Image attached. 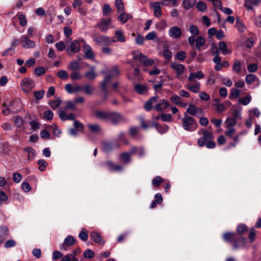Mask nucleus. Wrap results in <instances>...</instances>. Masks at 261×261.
Masks as SVG:
<instances>
[{
    "label": "nucleus",
    "instance_id": "nucleus-24",
    "mask_svg": "<svg viewBox=\"0 0 261 261\" xmlns=\"http://www.w3.org/2000/svg\"><path fill=\"white\" fill-rule=\"evenodd\" d=\"M110 111H97L95 112V116L104 121H107Z\"/></svg>",
    "mask_w": 261,
    "mask_h": 261
},
{
    "label": "nucleus",
    "instance_id": "nucleus-32",
    "mask_svg": "<svg viewBox=\"0 0 261 261\" xmlns=\"http://www.w3.org/2000/svg\"><path fill=\"white\" fill-rule=\"evenodd\" d=\"M91 70L90 71L87 72L85 73V76L88 80L93 81L95 79L96 77V74L94 72L95 71V67L91 66L90 67Z\"/></svg>",
    "mask_w": 261,
    "mask_h": 261
},
{
    "label": "nucleus",
    "instance_id": "nucleus-37",
    "mask_svg": "<svg viewBox=\"0 0 261 261\" xmlns=\"http://www.w3.org/2000/svg\"><path fill=\"white\" fill-rule=\"evenodd\" d=\"M94 90V87L90 85H86L83 87V91L88 95H91L92 94L93 91Z\"/></svg>",
    "mask_w": 261,
    "mask_h": 261
},
{
    "label": "nucleus",
    "instance_id": "nucleus-54",
    "mask_svg": "<svg viewBox=\"0 0 261 261\" xmlns=\"http://www.w3.org/2000/svg\"><path fill=\"white\" fill-rule=\"evenodd\" d=\"M68 68L73 70H76L80 68V63L76 61H73L70 63Z\"/></svg>",
    "mask_w": 261,
    "mask_h": 261
},
{
    "label": "nucleus",
    "instance_id": "nucleus-42",
    "mask_svg": "<svg viewBox=\"0 0 261 261\" xmlns=\"http://www.w3.org/2000/svg\"><path fill=\"white\" fill-rule=\"evenodd\" d=\"M236 27L241 32H244L246 29L245 25L239 19H237L236 20Z\"/></svg>",
    "mask_w": 261,
    "mask_h": 261
},
{
    "label": "nucleus",
    "instance_id": "nucleus-51",
    "mask_svg": "<svg viewBox=\"0 0 261 261\" xmlns=\"http://www.w3.org/2000/svg\"><path fill=\"white\" fill-rule=\"evenodd\" d=\"M120 158L125 162L128 163L130 162V154L127 152H123L120 155Z\"/></svg>",
    "mask_w": 261,
    "mask_h": 261
},
{
    "label": "nucleus",
    "instance_id": "nucleus-6",
    "mask_svg": "<svg viewBox=\"0 0 261 261\" xmlns=\"http://www.w3.org/2000/svg\"><path fill=\"white\" fill-rule=\"evenodd\" d=\"M20 85L22 91L27 93H30L35 87L34 81L29 77H25L22 80Z\"/></svg>",
    "mask_w": 261,
    "mask_h": 261
},
{
    "label": "nucleus",
    "instance_id": "nucleus-57",
    "mask_svg": "<svg viewBox=\"0 0 261 261\" xmlns=\"http://www.w3.org/2000/svg\"><path fill=\"white\" fill-rule=\"evenodd\" d=\"M111 80V75H107L102 82L101 83V86L103 91H106V87L108 82Z\"/></svg>",
    "mask_w": 261,
    "mask_h": 261
},
{
    "label": "nucleus",
    "instance_id": "nucleus-35",
    "mask_svg": "<svg viewBox=\"0 0 261 261\" xmlns=\"http://www.w3.org/2000/svg\"><path fill=\"white\" fill-rule=\"evenodd\" d=\"M240 93L241 90L240 89L233 88L231 90L230 93L229 95V98L231 99L237 98L239 97Z\"/></svg>",
    "mask_w": 261,
    "mask_h": 261
},
{
    "label": "nucleus",
    "instance_id": "nucleus-26",
    "mask_svg": "<svg viewBox=\"0 0 261 261\" xmlns=\"http://www.w3.org/2000/svg\"><path fill=\"white\" fill-rule=\"evenodd\" d=\"M204 77V74L201 71H198L196 73L192 72L190 73L188 80L190 82L193 81L195 79L199 80L202 79Z\"/></svg>",
    "mask_w": 261,
    "mask_h": 261
},
{
    "label": "nucleus",
    "instance_id": "nucleus-48",
    "mask_svg": "<svg viewBox=\"0 0 261 261\" xmlns=\"http://www.w3.org/2000/svg\"><path fill=\"white\" fill-rule=\"evenodd\" d=\"M226 124V128H230L233 127V126L236 124V120H232L230 119L229 117H228L225 121Z\"/></svg>",
    "mask_w": 261,
    "mask_h": 261
},
{
    "label": "nucleus",
    "instance_id": "nucleus-58",
    "mask_svg": "<svg viewBox=\"0 0 261 261\" xmlns=\"http://www.w3.org/2000/svg\"><path fill=\"white\" fill-rule=\"evenodd\" d=\"M170 99L173 103L176 105L180 103V102H181V100H182L180 96L176 95H174L171 96Z\"/></svg>",
    "mask_w": 261,
    "mask_h": 261
},
{
    "label": "nucleus",
    "instance_id": "nucleus-63",
    "mask_svg": "<svg viewBox=\"0 0 261 261\" xmlns=\"http://www.w3.org/2000/svg\"><path fill=\"white\" fill-rule=\"evenodd\" d=\"M72 80H80L82 77V74L77 71H74L70 75Z\"/></svg>",
    "mask_w": 261,
    "mask_h": 261
},
{
    "label": "nucleus",
    "instance_id": "nucleus-9",
    "mask_svg": "<svg viewBox=\"0 0 261 261\" xmlns=\"http://www.w3.org/2000/svg\"><path fill=\"white\" fill-rule=\"evenodd\" d=\"M94 41L98 45H109L112 42H115V40H111L108 36L105 35L95 36L93 37Z\"/></svg>",
    "mask_w": 261,
    "mask_h": 261
},
{
    "label": "nucleus",
    "instance_id": "nucleus-5",
    "mask_svg": "<svg viewBox=\"0 0 261 261\" xmlns=\"http://www.w3.org/2000/svg\"><path fill=\"white\" fill-rule=\"evenodd\" d=\"M81 42L85 43V41L83 39L73 41L71 43L70 46L66 49L67 54L70 56H72L74 54L79 52L81 49Z\"/></svg>",
    "mask_w": 261,
    "mask_h": 261
},
{
    "label": "nucleus",
    "instance_id": "nucleus-23",
    "mask_svg": "<svg viewBox=\"0 0 261 261\" xmlns=\"http://www.w3.org/2000/svg\"><path fill=\"white\" fill-rule=\"evenodd\" d=\"M218 47L223 55H227L231 53V50L228 49L226 43L224 41L220 42L218 44Z\"/></svg>",
    "mask_w": 261,
    "mask_h": 261
},
{
    "label": "nucleus",
    "instance_id": "nucleus-8",
    "mask_svg": "<svg viewBox=\"0 0 261 261\" xmlns=\"http://www.w3.org/2000/svg\"><path fill=\"white\" fill-rule=\"evenodd\" d=\"M170 67L175 73L176 78H180L186 70L184 65L175 62L171 63Z\"/></svg>",
    "mask_w": 261,
    "mask_h": 261
},
{
    "label": "nucleus",
    "instance_id": "nucleus-47",
    "mask_svg": "<svg viewBox=\"0 0 261 261\" xmlns=\"http://www.w3.org/2000/svg\"><path fill=\"white\" fill-rule=\"evenodd\" d=\"M49 127L53 129V134L54 135L57 136L58 137H60V135L61 132V130L58 129L56 124H53L51 125H49Z\"/></svg>",
    "mask_w": 261,
    "mask_h": 261
},
{
    "label": "nucleus",
    "instance_id": "nucleus-46",
    "mask_svg": "<svg viewBox=\"0 0 261 261\" xmlns=\"http://www.w3.org/2000/svg\"><path fill=\"white\" fill-rule=\"evenodd\" d=\"M196 8L199 11L203 12L206 10L207 6L205 3L199 1L196 4Z\"/></svg>",
    "mask_w": 261,
    "mask_h": 261
},
{
    "label": "nucleus",
    "instance_id": "nucleus-38",
    "mask_svg": "<svg viewBox=\"0 0 261 261\" xmlns=\"http://www.w3.org/2000/svg\"><path fill=\"white\" fill-rule=\"evenodd\" d=\"M120 14L118 17V19L122 23H125L127 20L128 19V14H126L123 12H120Z\"/></svg>",
    "mask_w": 261,
    "mask_h": 261
},
{
    "label": "nucleus",
    "instance_id": "nucleus-4",
    "mask_svg": "<svg viewBox=\"0 0 261 261\" xmlns=\"http://www.w3.org/2000/svg\"><path fill=\"white\" fill-rule=\"evenodd\" d=\"M227 130L225 132V135L228 138L232 139L233 142L230 144V146L236 147L239 142L240 137L247 134V131H242L239 132L236 135L234 136L236 132V130L233 127L226 128Z\"/></svg>",
    "mask_w": 261,
    "mask_h": 261
},
{
    "label": "nucleus",
    "instance_id": "nucleus-49",
    "mask_svg": "<svg viewBox=\"0 0 261 261\" xmlns=\"http://www.w3.org/2000/svg\"><path fill=\"white\" fill-rule=\"evenodd\" d=\"M186 57L187 54L185 51H178L175 55L176 58L179 61L184 60Z\"/></svg>",
    "mask_w": 261,
    "mask_h": 261
},
{
    "label": "nucleus",
    "instance_id": "nucleus-28",
    "mask_svg": "<svg viewBox=\"0 0 261 261\" xmlns=\"http://www.w3.org/2000/svg\"><path fill=\"white\" fill-rule=\"evenodd\" d=\"M196 0H183L182 5L185 10H189L196 4Z\"/></svg>",
    "mask_w": 261,
    "mask_h": 261
},
{
    "label": "nucleus",
    "instance_id": "nucleus-10",
    "mask_svg": "<svg viewBox=\"0 0 261 261\" xmlns=\"http://www.w3.org/2000/svg\"><path fill=\"white\" fill-rule=\"evenodd\" d=\"M125 121L126 120L124 118L123 116L120 113L110 111L107 121H110L113 124L116 125L118 123Z\"/></svg>",
    "mask_w": 261,
    "mask_h": 261
},
{
    "label": "nucleus",
    "instance_id": "nucleus-27",
    "mask_svg": "<svg viewBox=\"0 0 261 261\" xmlns=\"http://www.w3.org/2000/svg\"><path fill=\"white\" fill-rule=\"evenodd\" d=\"M200 84L199 82H196L194 84H187L186 87L188 90L194 93H198L200 91Z\"/></svg>",
    "mask_w": 261,
    "mask_h": 261
},
{
    "label": "nucleus",
    "instance_id": "nucleus-18",
    "mask_svg": "<svg viewBox=\"0 0 261 261\" xmlns=\"http://www.w3.org/2000/svg\"><path fill=\"white\" fill-rule=\"evenodd\" d=\"M187 113L191 115L196 116L198 114H201L202 113V110L194 105L190 104L187 109Z\"/></svg>",
    "mask_w": 261,
    "mask_h": 261
},
{
    "label": "nucleus",
    "instance_id": "nucleus-25",
    "mask_svg": "<svg viewBox=\"0 0 261 261\" xmlns=\"http://www.w3.org/2000/svg\"><path fill=\"white\" fill-rule=\"evenodd\" d=\"M245 81L248 85H250L254 82H257V86H259L260 84V81L256 75L253 74H249L246 75Z\"/></svg>",
    "mask_w": 261,
    "mask_h": 261
},
{
    "label": "nucleus",
    "instance_id": "nucleus-13",
    "mask_svg": "<svg viewBox=\"0 0 261 261\" xmlns=\"http://www.w3.org/2000/svg\"><path fill=\"white\" fill-rule=\"evenodd\" d=\"M75 243V240L72 236H68L64 239V242L60 246V249L62 251H67L69 247L73 245Z\"/></svg>",
    "mask_w": 261,
    "mask_h": 261
},
{
    "label": "nucleus",
    "instance_id": "nucleus-7",
    "mask_svg": "<svg viewBox=\"0 0 261 261\" xmlns=\"http://www.w3.org/2000/svg\"><path fill=\"white\" fill-rule=\"evenodd\" d=\"M202 137L199 138L198 140V144L199 146L202 147L211 140H214L213 133L206 130L202 131Z\"/></svg>",
    "mask_w": 261,
    "mask_h": 261
},
{
    "label": "nucleus",
    "instance_id": "nucleus-44",
    "mask_svg": "<svg viewBox=\"0 0 261 261\" xmlns=\"http://www.w3.org/2000/svg\"><path fill=\"white\" fill-rule=\"evenodd\" d=\"M33 94L36 99L40 100L43 97L44 95L45 90H41L39 91H36L33 92Z\"/></svg>",
    "mask_w": 261,
    "mask_h": 261
},
{
    "label": "nucleus",
    "instance_id": "nucleus-56",
    "mask_svg": "<svg viewBox=\"0 0 261 261\" xmlns=\"http://www.w3.org/2000/svg\"><path fill=\"white\" fill-rule=\"evenodd\" d=\"M55 46H56L57 49L59 51H62L64 50V49H65V48H66L65 44L62 41H60L56 43L55 44Z\"/></svg>",
    "mask_w": 261,
    "mask_h": 261
},
{
    "label": "nucleus",
    "instance_id": "nucleus-55",
    "mask_svg": "<svg viewBox=\"0 0 261 261\" xmlns=\"http://www.w3.org/2000/svg\"><path fill=\"white\" fill-rule=\"evenodd\" d=\"M161 119L164 122H170L172 120V117L170 114H162Z\"/></svg>",
    "mask_w": 261,
    "mask_h": 261
},
{
    "label": "nucleus",
    "instance_id": "nucleus-1",
    "mask_svg": "<svg viewBox=\"0 0 261 261\" xmlns=\"http://www.w3.org/2000/svg\"><path fill=\"white\" fill-rule=\"evenodd\" d=\"M222 238L225 242L230 243L234 250H237L240 248L245 247L246 243L245 238L233 232H225L223 234Z\"/></svg>",
    "mask_w": 261,
    "mask_h": 261
},
{
    "label": "nucleus",
    "instance_id": "nucleus-15",
    "mask_svg": "<svg viewBox=\"0 0 261 261\" xmlns=\"http://www.w3.org/2000/svg\"><path fill=\"white\" fill-rule=\"evenodd\" d=\"M103 165L111 171L120 172L123 170V167L121 166L116 165L111 161L106 162Z\"/></svg>",
    "mask_w": 261,
    "mask_h": 261
},
{
    "label": "nucleus",
    "instance_id": "nucleus-3",
    "mask_svg": "<svg viewBox=\"0 0 261 261\" xmlns=\"http://www.w3.org/2000/svg\"><path fill=\"white\" fill-rule=\"evenodd\" d=\"M182 126L184 128L190 132L195 130L198 127V124L194 118L185 113L182 118Z\"/></svg>",
    "mask_w": 261,
    "mask_h": 261
},
{
    "label": "nucleus",
    "instance_id": "nucleus-45",
    "mask_svg": "<svg viewBox=\"0 0 261 261\" xmlns=\"http://www.w3.org/2000/svg\"><path fill=\"white\" fill-rule=\"evenodd\" d=\"M66 106L65 109L66 110H71L73 111L76 110V107L74 103L71 101H67L65 102Z\"/></svg>",
    "mask_w": 261,
    "mask_h": 261
},
{
    "label": "nucleus",
    "instance_id": "nucleus-22",
    "mask_svg": "<svg viewBox=\"0 0 261 261\" xmlns=\"http://www.w3.org/2000/svg\"><path fill=\"white\" fill-rule=\"evenodd\" d=\"M8 235V227L6 226L0 227V245L7 239Z\"/></svg>",
    "mask_w": 261,
    "mask_h": 261
},
{
    "label": "nucleus",
    "instance_id": "nucleus-50",
    "mask_svg": "<svg viewBox=\"0 0 261 261\" xmlns=\"http://www.w3.org/2000/svg\"><path fill=\"white\" fill-rule=\"evenodd\" d=\"M112 11V9L108 4H105L102 8V14L103 16H108Z\"/></svg>",
    "mask_w": 261,
    "mask_h": 261
},
{
    "label": "nucleus",
    "instance_id": "nucleus-34",
    "mask_svg": "<svg viewBox=\"0 0 261 261\" xmlns=\"http://www.w3.org/2000/svg\"><path fill=\"white\" fill-rule=\"evenodd\" d=\"M205 43V39L203 37H198L195 40V46L197 49H199Z\"/></svg>",
    "mask_w": 261,
    "mask_h": 261
},
{
    "label": "nucleus",
    "instance_id": "nucleus-53",
    "mask_svg": "<svg viewBox=\"0 0 261 261\" xmlns=\"http://www.w3.org/2000/svg\"><path fill=\"white\" fill-rule=\"evenodd\" d=\"M45 72V69L44 67L39 66L35 68V74L39 76L43 75Z\"/></svg>",
    "mask_w": 261,
    "mask_h": 261
},
{
    "label": "nucleus",
    "instance_id": "nucleus-16",
    "mask_svg": "<svg viewBox=\"0 0 261 261\" xmlns=\"http://www.w3.org/2000/svg\"><path fill=\"white\" fill-rule=\"evenodd\" d=\"M90 236L94 242L100 245H104L105 241H103L101 236L98 232L96 231H92Z\"/></svg>",
    "mask_w": 261,
    "mask_h": 261
},
{
    "label": "nucleus",
    "instance_id": "nucleus-59",
    "mask_svg": "<svg viewBox=\"0 0 261 261\" xmlns=\"http://www.w3.org/2000/svg\"><path fill=\"white\" fill-rule=\"evenodd\" d=\"M156 130L160 134H164L167 132L169 129V127L166 125L164 126L156 125Z\"/></svg>",
    "mask_w": 261,
    "mask_h": 261
},
{
    "label": "nucleus",
    "instance_id": "nucleus-29",
    "mask_svg": "<svg viewBox=\"0 0 261 261\" xmlns=\"http://www.w3.org/2000/svg\"><path fill=\"white\" fill-rule=\"evenodd\" d=\"M242 64L238 60H234L232 70L236 73H239L241 71Z\"/></svg>",
    "mask_w": 261,
    "mask_h": 261
},
{
    "label": "nucleus",
    "instance_id": "nucleus-40",
    "mask_svg": "<svg viewBox=\"0 0 261 261\" xmlns=\"http://www.w3.org/2000/svg\"><path fill=\"white\" fill-rule=\"evenodd\" d=\"M61 101L60 100V99L58 98L54 100H50L48 103L53 109H56V108L59 107V106L61 104Z\"/></svg>",
    "mask_w": 261,
    "mask_h": 261
},
{
    "label": "nucleus",
    "instance_id": "nucleus-43",
    "mask_svg": "<svg viewBox=\"0 0 261 261\" xmlns=\"http://www.w3.org/2000/svg\"><path fill=\"white\" fill-rule=\"evenodd\" d=\"M37 164L39 165L38 169L41 171H44L47 165V163L44 160H38Z\"/></svg>",
    "mask_w": 261,
    "mask_h": 261
},
{
    "label": "nucleus",
    "instance_id": "nucleus-52",
    "mask_svg": "<svg viewBox=\"0 0 261 261\" xmlns=\"http://www.w3.org/2000/svg\"><path fill=\"white\" fill-rule=\"evenodd\" d=\"M237 230L239 234H242L247 230V227L246 225L241 224L238 225Z\"/></svg>",
    "mask_w": 261,
    "mask_h": 261
},
{
    "label": "nucleus",
    "instance_id": "nucleus-33",
    "mask_svg": "<svg viewBox=\"0 0 261 261\" xmlns=\"http://www.w3.org/2000/svg\"><path fill=\"white\" fill-rule=\"evenodd\" d=\"M135 91L139 94H143L147 91L146 86L138 84L135 86Z\"/></svg>",
    "mask_w": 261,
    "mask_h": 261
},
{
    "label": "nucleus",
    "instance_id": "nucleus-60",
    "mask_svg": "<svg viewBox=\"0 0 261 261\" xmlns=\"http://www.w3.org/2000/svg\"><path fill=\"white\" fill-rule=\"evenodd\" d=\"M189 31L193 35H198L199 34L198 28L197 26L193 24L190 26Z\"/></svg>",
    "mask_w": 261,
    "mask_h": 261
},
{
    "label": "nucleus",
    "instance_id": "nucleus-64",
    "mask_svg": "<svg viewBox=\"0 0 261 261\" xmlns=\"http://www.w3.org/2000/svg\"><path fill=\"white\" fill-rule=\"evenodd\" d=\"M54 116V113L51 110L45 111L44 113V118L45 119L50 120H51Z\"/></svg>",
    "mask_w": 261,
    "mask_h": 261
},
{
    "label": "nucleus",
    "instance_id": "nucleus-19",
    "mask_svg": "<svg viewBox=\"0 0 261 261\" xmlns=\"http://www.w3.org/2000/svg\"><path fill=\"white\" fill-rule=\"evenodd\" d=\"M151 7L153 9V14L156 17L160 18L162 16L161 7L159 2L152 3Z\"/></svg>",
    "mask_w": 261,
    "mask_h": 261
},
{
    "label": "nucleus",
    "instance_id": "nucleus-41",
    "mask_svg": "<svg viewBox=\"0 0 261 261\" xmlns=\"http://www.w3.org/2000/svg\"><path fill=\"white\" fill-rule=\"evenodd\" d=\"M163 181H164V179H163L161 176H155L152 179V184L154 187H157Z\"/></svg>",
    "mask_w": 261,
    "mask_h": 261
},
{
    "label": "nucleus",
    "instance_id": "nucleus-61",
    "mask_svg": "<svg viewBox=\"0 0 261 261\" xmlns=\"http://www.w3.org/2000/svg\"><path fill=\"white\" fill-rule=\"evenodd\" d=\"M251 100L250 95L246 96L241 99H240L239 101L243 105L246 106L250 103Z\"/></svg>",
    "mask_w": 261,
    "mask_h": 261
},
{
    "label": "nucleus",
    "instance_id": "nucleus-39",
    "mask_svg": "<svg viewBox=\"0 0 261 261\" xmlns=\"http://www.w3.org/2000/svg\"><path fill=\"white\" fill-rule=\"evenodd\" d=\"M79 237L83 241H86L88 238V235L85 228H83L79 234Z\"/></svg>",
    "mask_w": 261,
    "mask_h": 261
},
{
    "label": "nucleus",
    "instance_id": "nucleus-36",
    "mask_svg": "<svg viewBox=\"0 0 261 261\" xmlns=\"http://www.w3.org/2000/svg\"><path fill=\"white\" fill-rule=\"evenodd\" d=\"M115 4L118 12H122L124 11V7L122 0H115Z\"/></svg>",
    "mask_w": 261,
    "mask_h": 261
},
{
    "label": "nucleus",
    "instance_id": "nucleus-2",
    "mask_svg": "<svg viewBox=\"0 0 261 261\" xmlns=\"http://www.w3.org/2000/svg\"><path fill=\"white\" fill-rule=\"evenodd\" d=\"M154 106V109L158 112H161L163 110L169 107V101L165 99H162L158 101V96L151 97L145 104L144 108L147 111H150L152 108V105L157 102Z\"/></svg>",
    "mask_w": 261,
    "mask_h": 261
},
{
    "label": "nucleus",
    "instance_id": "nucleus-21",
    "mask_svg": "<svg viewBox=\"0 0 261 261\" xmlns=\"http://www.w3.org/2000/svg\"><path fill=\"white\" fill-rule=\"evenodd\" d=\"M133 55V60L134 62L135 61H139L141 64L143 60L145 58V55L142 54L141 52L139 50H135L132 53Z\"/></svg>",
    "mask_w": 261,
    "mask_h": 261
},
{
    "label": "nucleus",
    "instance_id": "nucleus-30",
    "mask_svg": "<svg viewBox=\"0 0 261 261\" xmlns=\"http://www.w3.org/2000/svg\"><path fill=\"white\" fill-rule=\"evenodd\" d=\"M115 37L116 38V41L120 42H125V38L124 36V33L122 30H117L115 31Z\"/></svg>",
    "mask_w": 261,
    "mask_h": 261
},
{
    "label": "nucleus",
    "instance_id": "nucleus-20",
    "mask_svg": "<svg viewBox=\"0 0 261 261\" xmlns=\"http://www.w3.org/2000/svg\"><path fill=\"white\" fill-rule=\"evenodd\" d=\"M23 152L26 153L28 161L33 160L36 154L35 150L31 147H27L23 149Z\"/></svg>",
    "mask_w": 261,
    "mask_h": 261
},
{
    "label": "nucleus",
    "instance_id": "nucleus-12",
    "mask_svg": "<svg viewBox=\"0 0 261 261\" xmlns=\"http://www.w3.org/2000/svg\"><path fill=\"white\" fill-rule=\"evenodd\" d=\"M20 44L24 48H33L35 46V42L29 39L27 35H22L20 38Z\"/></svg>",
    "mask_w": 261,
    "mask_h": 261
},
{
    "label": "nucleus",
    "instance_id": "nucleus-14",
    "mask_svg": "<svg viewBox=\"0 0 261 261\" xmlns=\"http://www.w3.org/2000/svg\"><path fill=\"white\" fill-rule=\"evenodd\" d=\"M111 23V19L110 18H102L97 23V26L101 32H106L109 28Z\"/></svg>",
    "mask_w": 261,
    "mask_h": 261
},
{
    "label": "nucleus",
    "instance_id": "nucleus-17",
    "mask_svg": "<svg viewBox=\"0 0 261 261\" xmlns=\"http://www.w3.org/2000/svg\"><path fill=\"white\" fill-rule=\"evenodd\" d=\"M83 51L86 58L90 60H92L94 58V54L92 50L91 47L89 44L85 43Z\"/></svg>",
    "mask_w": 261,
    "mask_h": 261
},
{
    "label": "nucleus",
    "instance_id": "nucleus-11",
    "mask_svg": "<svg viewBox=\"0 0 261 261\" xmlns=\"http://www.w3.org/2000/svg\"><path fill=\"white\" fill-rule=\"evenodd\" d=\"M182 31L181 28L177 26H173L168 31V35L173 39H178L182 36Z\"/></svg>",
    "mask_w": 261,
    "mask_h": 261
},
{
    "label": "nucleus",
    "instance_id": "nucleus-31",
    "mask_svg": "<svg viewBox=\"0 0 261 261\" xmlns=\"http://www.w3.org/2000/svg\"><path fill=\"white\" fill-rule=\"evenodd\" d=\"M87 127L93 133L98 134L101 131L99 125L97 124H89L87 125Z\"/></svg>",
    "mask_w": 261,
    "mask_h": 261
},
{
    "label": "nucleus",
    "instance_id": "nucleus-62",
    "mask_svg": "<svg viewBox=\"0 0 261 261\" xmlns=\"http://www.w3.org/2000/svg\"><path fill=\"white\" fill-rule=\"evenodd\" d=\"M94 252L90 249L86 250L83 253V255L85 258H91L94 256Z\"/></svg>",
    "mask_w": 261,
    "mask_h": 261
}]
</instances>
